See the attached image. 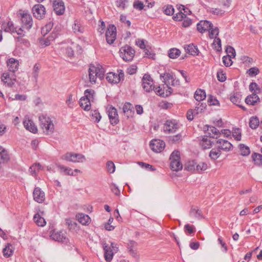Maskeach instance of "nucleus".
<instances>
[{
	"mask_svg": "<svg viewBox=\"0 0 262 262\" xmlns=\"http://www.w3.org/2000/svg\"><path fill=\"white\" fill-rule=\"evenodd\" d=\"M1 80L6 85L11 87L16 81V76L14 73L6 72L2 75Z\"/></svg>",
	"mask_w": 262,
	"mask_h": 262,
	"instance_id": "1a4fd4ad",
	"label": "nucleus"
},
{
	"mask_svg": "<svg viewBox=\"0 0 262 262\" xmlns=\"http://www.w3.org/2000/svg\"><path fill=\"white\" fill-rule=\"evenodd\" d=\"M221 149L218 147L217 148H213L211 150L209 156L213 160L217 159L221 155Z\"/></svg>",
	"mask_w": 262,
	"mask_h": 262,
	"instance_id": "a19ab883",
	"label": "nucleus"
},
{
	"mask_svg": "<svg viewBox=\"0 0 262 262\" xmlns=\"http://www.w3.org/2000/svg\"><path fill=\"white\" fill-rule=\"evenodd\" d=\"M170 167L173 171H178L183 168L182 164L180 162V152L174 150L172 152L170 157Z\"/></svg>",
	"mask_w": 262,
	"mask_h": 262,
	"instance_id": "20e7f679",
	"label": "nucleus"
},
{
	"mask_svg": "<svg viewBox=\"0 0 262 262\" xmlns=\"http://www.w3.org/2000/svg\"><path fill=\"white\" fill-rule=\"evenodd\" d=\"M179 128V125L176 120H167L163 125V130L167 134L175 133Z\"/></svg>",
	"mask_w": 262,
	"mask_h": 262,
	"instance_id": "0eeeda50",
	"label": "nucleus"
},
{
	"mask_svg": "<svg viewBox=\"0 0 262 262\" xmlns=\"http://www.w3.org/2000/svg\"><path fill=\"white\" fill-rule=\"evenodd\" d=\"M217 146L220 149L228 151L232 149V144L227 140L220 139L216 141Z\"/></svg>",
	"mask_w": 262,
	"mask_h": 262,
	"instance_id": "412c9836",
	"label": "nucleus"
},
{
	"mask_svg": "<svg viewBox=\"0 0 262 262\" xmlns=\"http://www.w3.org/2000/svg\"><path fill=\"white\" fill-rule=\"evenodd\" d=\"M200 144L204 149H207L211 147L212 142L207 137H204L203 138Z\"/></svg>",
	"mask_w": 262,
	"mask_h": 262,
	"instance_id": "ea45409f",
	"label": "nucleus"
},
{
	"mask_svg": "<svg viewBox=\"0 0 262 262\" xmlns=\"http://www.w3.org/2000/svg\"><path fill=\"white\" fill-rule=\"evenodd\" d=\"M189 215L197 219H201L203 217L202 211L198 207H191L189 212Z\"/></svg>",
	"mask_w": 262,
	"mask_h": 262,
	"instance_id": "a878e982",
	"label": "nucleus"
},
{
	"mask_svg": "<svg viewBox=\"0 0 262 262\" xmlns=\"http://www.w3.org/2000/svg\"><path fill=\"white\" fill-rule=\"evenodd\" d=\"M11 245L10 244H7L5 248L3 250V255L6 257H10L12 255L13 251L10 248Z\"/></svg>",
	"mask_w": 262,
	"mask_h": 262,
	"instance_id": "09e8293b",
	"label": "nucleus"
},
{
	"mask_svg": "<svg viewBox=\"0 0 262 262\" xmlns=\"http://www.w3.org/2000/svg\"><path fill=\"white\" fill-rule=\"evenodd\" d=\"M212 45L214 46V48L217 51H220L221 50V40L219 38L215 37Z\"/></svg>",
	"mask_w": 262,
	"mask_h": 262,
	"instance_id": "5fc2aeb1",
	"label": "nucleus"
},
{
	"mask_svg": "<svg viewBox=\"0 0 262 262\" xmlns=\"http://www.w3.org/2000/svg\"><path fill=\"white\" fill-rule=\"evenodd\" d=\"M76 217L79 222L82 225H85L90 222V217L88 215L83 213H79L76 215Z\"/></svg>",
	"mask_w": 262,
	"mask_h": 262,
	"instance_id": "473e14b6",
	"label": "nucleus"
},
{
	"mask_svg": "<svg viewBox=\"0 0 262 262\" xmlns=\"http://www.w3.org/2000/svg\"><path fill=\"white\" fill-rule=\"evenodd\" d=\"M231 58L230 55L224 56L223 57V62L226 67H229L232 64Z\"/></svg>",
	"mask_w": 262,
	"mask_h": 262,
	"instance_id": "bf43d9fd",
	"label": "nucleus"
},
{
	"mask_svg": "<svg viewBox=\"0 0 262 262\" xmlns=\"http://www.w3.org/2000/svg\"><path fill=\"white\" fill-rule=\"evenodd\" d=\"M206 97L205 91L202 89H198L194 95V98L198 101H201L205 99Z\"/></svg>",
	"mask_w": 262,
	"mask_h": 262,
	"instance_id": "2f4dec72",
	"label": "nucleus"
},
{
	"mask_svg": "<svg viewBox=\"0 0 262 262\" xmlns=\"http://www.w3.org/2000/svg\"><path fill=\"white\" fill-rule=\"evenodd\" d=\"M212 27V23L206 20H201L197 24V29L201 33L210 31Z\"/></svg>",
	"mask_w": 262,
	"mask_h": 262,
	"instance_id": "aec40b11",
	"label": "nucleus"
},
{
	"mask_svg": "<svg viewBox=\"0 0 262 262\" xmlns=\"http://www.w3.org/2000/svg\"><path fill=\"white\" fill-rule=\"evenodd\" d=\"M57 167L60 170V172L64 173V174L69 176H74L73 171L71 168L67 167L60 164L57 165Z\"/></svg>",
	"mask_w": 262,
	"mask_h": 262,
	"instance_id": "f704fd0d",
	"label": "nucleus"
},
{
	"mask_svg": "<svg viewBox=\"0 0 262 262\" xmlns=\"http://www.w3.org/2000/svg\"><path fill=\"white\" fill-rule=\"evenodd\" d=\"M241 154L242 156H246L250 154V150L248 146H246L243 144H241L239 145Z\"/></svg>",
	"mask_w": 262,
	"mask_h": 262,
	"instance_id": "37998d69",
	"label": "nucleus"
},
{
	"mask_svg": "<svg viewBox=\"0 0 262 262\" xmlns=\"http://www.w3.org/2000/svg\"><path fill=\"white\" fill-rule=\"evenodd\" d=\"M50 237L52 239L58 242L67 243L68 241L66 233L62 231L52 230L50 232Z\"/></svg>",
	"mask_w": 262,
	"mask_h": 262,
	"instance_id": "6e6552de",
	"label": "nucleus"
},
{
	"mask_svg": "<svg viewBox=\"0 0 262 262\" xmlns=\"http://www.w3.org/2000/svg\"><path fill=\"white\" fill-rule=\"evenodd\" d=\"M164 12L167 15H172L174 13V8L172 5H167L164 10Z\"/></svg>",
	"mask_w": 262,
	"mask_h": 262,
	"instance_id": "338daca9",
	"label": "nucleus"
},
{
	"mask_svg": "<svg viewBox=\"0 0 262 262\" xmlns=\"http://www.w3.org/2000/svg\"><path fill=\"white\" fill-rule=\"evenodd\" d=\"M107 110L111 124L115 125L118 124L119 120L117 109L112 106H110L107 108Z\"/></svg>",
	"mask_w": 262,
	"mask_h": 262,
	"instance_id": "9b49d317",
	"label": "nucleus"
},
{
	"mask_svg": "<svg viewBox=\"0 0 262 262\" xmlns=\"http://www.w3.org/2000/svg\"><path fill=\"white\" fill-rule=\"evenodd\" d=\"M73 32L75 33H81L83 32V28L81 26L80 24L77 20H75L74 24L72 26Z\"/></svg>",
	"mask_w": 262,
	"mask_h": 262,
	"instance_id": "58836bf2",
	"label": "nucleus"
},
{
	"mask_svg": "<svg viewBox=\"0 0 262 262\" xmlns=\"http://www.w3.org/2000/svg\"><path fill=\"white\" fill-rule=\"evenodd\" d=\"M92 116L93 119H95V121L96 122H99L101 118L100 113L96 110L92 112Z\"/></svg>",
	"mask_w": 262,
	"mask_h": 262,
	"instance_id": "69168bd1",
	"label": "nucleus"
},
{
	"mask_svg": "<svg viewBox=\"0 0 262 262\" xmlns=\"http://www.w3.org/2000/svg\"><path fill=\"white\" fill-rule=\"evenodd\" d=\"M41 165L39 163H35L33 164L29 168V171L32 176H35L37 171L41 168Z\"/></svg>",
	"mask_w": 262,
	"mask_h": 262,
	"instance_id": "c03bdc74",
	"label": "nucleus"
},
{
	"mask_svg": "<svg viewBox=\"0 0 262 262\" xmlns=\"http://www.w3.org/2000/svg\"><path fill=\"white\" fill-rule=\"evenodd\" d=\"M196 164V162L193 160L188 161L185 164V168L188 171H195Z\"/></svg>",
	"mask_w": 262,
	"mask_h": 262,
	"instance_id": "8fccbe9b",
	"label": "nucleus"
},
{
	"mask_svg": "<svg viewBox=\"0 0 262 262\" xmlns=\"http://www.w3.org/2000/svg\"><path fill=\"white\" fill-rule=\"evenodd\" d=\"M133 6L135 9L139 10H142L144 7L143 3L139 1L134 2Z\"/></svg>",
	"mask_w": 262,
	"mask_h": 262,
	"instance_id": "774afa93",
	"label": "nucleus"
},
{
	"mask_svg": "<svg viewBox=\"0 0 262 262\" xmlns=\"http://www.w3.org/2000/svg\"><path fill=\"white\" fill-rule=\"evenodd\" d=\"M7 63L9 71L12 72V73L18 70L19 66L18 60L11 58L7 61Z\"/></svg>",
	"mask_w": 262,
	"mask_h": 262,
	"instance_id": "5701e85b",
	"label": "nucleus"
},
{
	"mask_svg": "<svg viewBox=\"0 0 262 262\" xmlns=\"http://www.w3.org/2000/svg\"><path fill=\"white\" fill-rule=\"evenodd\" d=\"M135 51L131 47L126 45L120 49V56L126 61L132 60L135 56Z\"/></svg>",
	"mask_w": 262,
	"mask_h": 262,
	"instance_id": "39448f33",
	"label": "nucleus"
},
{
	"mask_svg": "<svg viewBox=\"0 0 262 262\" xmlns=\"http://www.w3.org/2000/svg\"><path fill=\"white\" fill-rule=\"evenodd\" d=\"M208 168V165L207 163L205 162H200L199 164H196L195 171L197 172L201 173Z\"/></svg>",
	"mask_w": 262,
	"mask_h": 262,
	"instance_id": "a18cd8bd",
	"label": "nucleus"
},
{
	"mask_svg": "<svg viewBox=\"0 0 262 262\" xmlns=\"http://www.w3.org/2000/svg\"><path fill=\"white\" fill-rule=\"evenodd\" d=\"M124 76V74L123 70H118V73L117 74L114 72L107 73L106 79L110 83L116 84L121 80H123Z\"/></svg>",
	"mask_w": 262,
	"mask_h": 262,
	"instance_id": "423d86ee",
	"label": "nucleus"
},
{
	"mask_svg": "<svg viewBox=\"0 0 262 262\" xmlns=\"http://www.w3.org/2000/svg\"><path fill=\"white\" fill-rule=\"evenodd\" d=\"M134 107L130 103H125L123 106V111L125 115L128 118L129 116H132L133 113Z\"/></svg>",
	"mask_w": 262,
	"mask_h": 262,
	"instance_id": "c85d7f7f",
	"label": "nucleus"
},
{
	"mask_svg": "<svg viewBox=\"0 0 262 262\" xmlns=\"http://www.w3.org/2000/svg\"><path fill=\"white\" fill-rule=\"evenodd\" d=\"M24 125L25 127L28 130L33 133H35L37 132V128L33 122L32 120L29 118H26L24 121Z\"/></svg>",
	"mask_w": 262,
	"mask_h": 262,
	"instance_id": "393cba45",
	"label": "nucleus"
},
{
	"mask_svg": "<svg viewBox=\"0 0 262 262\" xmlns=\"http://www.w3.org/2000/svg\"><path fill=\"white\" fill-rule=\"evenodd\" d=\"M154 82L150 76L145 74L142 78V87L147 92H149L154 90Z\"/></svg>",
	"mask_w": 262,
	"mask_h": 262,
	"instance_id": "f8f14e48",
	"label": "nucleus"
},
{
	"mask_svg": "<svg viewBox=\"0 0 262 262\" xmlns=\"http://www.w3.org/2000/svg\"><path fill=\"white\" fill-rule=\"evenodd\" d=\"M181 51L176 49V48H173L171 49L169 51V57L170 58L174 59L177 58L180 55Z\"/></svg>",
	"mask_w": 262,
	"mask_h": 262,
	"instance_id": "de8ad7c7",
	"label": "nucleus"
},
{
	"mask_svg": "<svg viewBox=\"0 0 262 262\" xmlns=\"http://www.w3.org/2000/svg\"><path fill=\"white\" fill-rule=\"evenodd\" d=\"M39 125L43 132L46 135L52 134L55 128L53 120L47 115H41L39 116Z\"/></svg>",
	"mask_w": 262,
	"mask_h": 262,
	"instance_id": "f257e3e1",
	"label": "nucleus"
},
{
	"mask_svg": "<svg viewBox=\"0 0 262 262\" xmlns=\"http://www.w3.org/2000/svg\"><path fill=\"white\" fill-rule=\"evenodd\" d=\"M40 67L38 64H35L33 69L32 75L33 77L36 80L38 76L39 71L40 70Z\"/></svg>",
	"mask_w": 262,
	"mask_h": 262,
	"instance_id": "680f3d73",
	"label": "nucleus"
},
{
	"mask_svg": "<svg viewBox=\"0 0 262 262\" xmlns=\"http://www.w3.org/2000/svg\"><path fill=\"white\" fill-rule=\"evenodd\" d=\"M74 101H75V99L73 97V95L70 94L67 97L66 103L69 107L73 108Z\"/></svg>",
	"mask_w": 262,
	"mask_h": 262,
	"instance_id": "864d4df0",
	"label": "nucleus"
},
{
	"mask_svg": "<svg viewBox=\"0 0 262 262\" xmlns=\"http://www.w3.org/2000/svg\"><path fill=\"white\" fill-rule=\"evenodd\" d=\"M73 47H68L66 49V53L69 57H73L74 54L73 48L78 47L77 45H72Z\"/></svg>",
	"mask_w": 262,
	"mask_h": 262,
	"instance_id": "052dcab7",
	"label": "nucleus"
},
{
	"mask_svg": "<svg viewBox=\"0 0 262 262\" xmlns=\"http://www.w3.org/2000/svg\"><path fill=\"white\" fill-rule=\"evenodd\" d=\"M209 31V35L210 38H215V37H217V36L219 34V29L217 27H211V29H210V31Z\"/></svg>",
	"mask_w": 262,
	"mask_h": 262,
	"instance_id": "3c124183",
	"label": "nucleus"
},
{
	"mask_svg": "<svg viewBox=\"0 0 262 262\" xmlns=\"http://www.w3.org/2000/svg\"><path fill=\"white\" fill-rule=\"evenodd\" d=\"M210 105H219V101L213 96L210 95L208 100Z\"/></svg>",
	"mask_w": 262,
	"mask_h": 262,
	"instance_id": "e2e57ef3",
	"label": "nucleus"
},
{
	"mask_svg": "<svg viewBox=\"0 0 262 262\" xmlns=\"http://www.w3.org/2000/svg\"><path fill=\"white\" fill-rule=\"evenodd\" d=\"M252 157L254 163L258 166H262V155L259 154L254 153Z\"/></svg>",
	"mask_w": 262,
	"mask_h": 262,
	"instance_id": "79ce46f5",
	"label": "nucleus"
},
{
	"mask_svg": "<svg viewBox=\"0 0 262 262\" xmlns=\"http://www.w3.org/2000/svg\"><path fill=\"white\" fill-rule=\"evenodd\" d=\"M207 131L209 137L211 138H215V136L220 134L219 130L213 126H207Z\"/></svg>",
	"mask_w": 262,
	"mask_h": 262,
	"instance_id": "e433bc0d",
	"label": "nucleus"
},
{
	"mask_svg": "<svg viewBox=\"0 0 262 262\" xmlns=\"http://www.w3.org/2000/svg\"><path fill=\"white\" fill-rule=\"evenodd\" d=\"M34 200L38 203H42L45 200V194L39 187L35 188L33 193Z\"/></svg>",
	"mask_w": 262,
	"mask_h": 262,
	"instance_id": "4be33fe9",
	"label": "nucleus"
},
{
	"mask_svg": "<svg viewBox=\"0 0 262 262\" xmlns=\"http://www.w3.org/2000/svg\"><path fill=\"white\" fill-rule=\"evenodd\" d=\"M90 82L94 84L96 82L97 78L102 79L104 77V71L102 66L97 64L96 66L90 64L89 70Z\"/></svg>",
	"mask_w": 262,
	"mask_h": 262,
	"instance_id": "f03ea898",
	"label": "nucleus"
},
{
	"mask_svg": "<svg viewBox=\"0 0 262 262\" xmlns=\"http://www.w3.org/2000/svg\"><path fill=\"white\" fill-rule=\"evenodd\" d=\"M103 248L104 251V257L105 259L107 262H110L113 257L114 253H116L118 251V247L117 244L114 243H111V245L104 244Z\"/></svg>",
	"mask_w": 262,
	"mask_h": 262,
	"instance_id": "7ed1b4c3",
	"label": "nucleus"
},
{
	"mask_svg": "<svg viewBox=\"0 0 262 262\" xmlns=\"http://www.w3.org/2000/svg\"><path fill=\"white\" fill-rule=\"evenodd\" d=\"M230 99L233 103L236 105H239V103L241 102V96L237 94H234L230 97Z\"/></svg>",
	"mask_w": 262,
	"mask_h": 262,
	"instance_id": "603ef678",
	"label": "nucleus"
},
{
	"mask_svg": "<svg viewBox=\"0 0 262 262\" xmlns=\"http://www.w3.org/2000/svg\"><path fill=\"white\" fill-rule=\"evenodd\" d=\"M259 102V98L255 92L248 96L245 99V102L248 105H255Z\"/></svg>",
	"mask_w": 262,
	"mask_h": 262,
	"instance_id": "b1692460",
	"label": "nucleus"
},
{
	"mask_svg": "<svg viewBox=\"0 0 262 262\" xmlns=\"http://www.w3.org/2000/svg\"><path fill=\"white\" fill-rule=\"evenodd\" d=\"M9 159V156L7 151L2 146H0V164L7 161Z\"/></svg>",
	"mask_w": 262,
	"mask_h": 262,
	"instance_id": "4c0bfd02",
	"label": "nucleus"
},
{
	"mask_svg": "<svg viewBox=\"0 0 262 262\" xmlns=\"http://www.w3.org/2000/svg\"><path fill=\"white\" fill-rule=\"evenodd\" d=\"M32 12L35 17L37 19H42L46 14L45 8L40 4L35 5L32 8Z\"/></svg>",
	"mask_w": 262,
	"mask_h": 262,
	"instance_id": "f3484780",
	"label": "nucleus"
},
{
	"mask_svg": "<svg viewBox=\"0 0 262 262\" xmlns=\"http://www.w3.org/2000/svg\"><path fill=\"white\" fill-rule=\"evenodd\" d=\"M53 7L55 13L58 15L63 14L65 11V6L62 0H54L53 1Z\"/></svg>",
	"mask_w": 262,
	"mask_h": 262,
	"instance_id": "a211bd4d",
	"label": "nucleus"
},
{
	"mask_svg": "<svg viewBox=\"0 0 262 262\" xmlns=\"http://www.w3.org/2000/svg\"><path fill=\"white\" fill-rule=\"evenodd\" d=\"M73 157L74 158L72 160V162H83L85 160V156L80 154L73 153Z\"/></svg>",
	"mask_w": 262,
	"mask_h": 262,
	"instance_id": "49530a36",
	"label": "nucleus"
},
{
	"mask_svg": "<svg viewBox=\"0 0 262 262\" xmlns=\"http://www.w3.org/2000/svg\"><path fill=\"white\" fill-rule=\"evenodd\" d=\"M185 51L193 56L197 55L199 54V51L196 46L193 44L187 45L184 46Z\"/></svg>",
	"mask_w": 262,
	"mask_h": 262,
	"instance_id": "bb28decb",
	"label": "nucleus"
},
{
	"mask_svg": "<svg viewBox=\"0 0 262 262\" xmlns=\"http://www.w3.org/2000/svg\"><path fill=\"white\" fill-rule=\"evenodd\" d=\"M116 27L114 25H109L105 33L106 40L108 43H113L116 38Z\"/></svg>",
	"mask_w": 262,
	"mask_h": 262,
	"instance_id": "9d476101",
	"label": "nucleus"
},
{
	"mask_svg": "<svg viewBox=\"0 0 262 262\" xmlns=\"http://www.w3.org/2000/svg\"><path fill=\"white\" fill-rule=\"evenodd\" d=\"M53 25L51 23H49L48 24L46 25L45 26H44L41 29V33L45 35L46 34H47L48 32H49L51 28H52Z\"/></svg>",
	"mask_w": 262,
	"mask_h": 262,
	"instance_id": "0e129e2a",
	"label": "nucleus"
},
{
	"mask_svg": "<svg viewBox=\"0 0 262 262\" xmlns=\"http://www.w3.org/2000/svg\"><path fill=\"white\" fill-rule=\"evenodd\" d=\"M160 76L161 77H164V81L166 86H169L170 85L172 86H176L180 84L179 80L174 78L173 75L170 73H165L164 74L163 76L161 75Z\"/></svg>",
	"mask_w": 262,
	"mask_h": 262,
	"instance_id": "ddd939ff",
	"label": "nucleus"
},
{
	"mask_svg": "<svg viewBox=\"0 0 262 262\" xmlns=\"http://www.w3.org/2000/svg\"><path fill=\"white\" fill-rule=\"evenodd\" d=\"M155 93L163 97L169 96L172 92V89L169 86L166 85H163L162 86H158L155 90Z\"/></svg>",
	"mask_w": 262,
	"mask_h": 262,
	"instance_id": "dca6fc26",
	"label": "nucleus"
},
{
	"mask_svg": "<svg viewBox=\"0 0 262 262\" xmlns=\"http://www.w3.org/2000/svg\"><path fill=\"white\" fill-rule=\"evenodd\" d=\"M34 222L38 226L43 227L46 224V222L43 217L39 213H36L33 217Z\"/></svg>",
	"mask_w": 262,
	"mask_h": 262,
	"instance_id": "7c9ffc66",
	"label": "nucleus"
},
{
	"mask_svg": "<svg viewBox=\"0 0 262 262\" xmlns=\"http://www.w3.org/2000/svg\"><path fill=\"white\" fill-rule=\"evenodd\" d=\"M106 168L108 172L113 173L115 172L116 167L114 163L112 161H110L106 163Z\"/></svg>",
	"mask_w": 262,
	"mask_h": 262,
	"instance_id": "13d9d810",
	"label": "nucleus"
},
{
	"mask_svg": "<svg viewBox=\"0 0 262 262\" xmlns=\"http://www.w3.org/2000/svg\"><path fill=\"white\" fill-rule=\"evenodd\" d=\"M260 123L259 119L256 116L251 117L249 121V126L251 128L254 129L258 127Z\"/></svg>",
	"mask_w": 262,
	"mask_h": 262,
	"instance_id": "72a5a7b5",
	"label": "nucleus"
},
{
	"mask_svg": "<svg viewBox=\"0 0 262 262\" xmlns=\"http://www.w3.org/2000/svg\"><path fill=\"white\" fill-rule=\"evenodd\" d=\"M21 20L22 27L29 30L32 26L33 21L31 16L28 13H23L21 15Z\"/></svg>",
	"mask_w": 262,
	"mask_h": 262,
	"instance_id": "6ab92c4d",
	"label": "nucleus"
},
{
	"mask_svg": "<svg viewBox=\"0 0 262 262\" xmlns=\"http://www.w3.org/2000/svg\"><path fill=\"white\" fill-rule=\"evenodd\" d=\"M86 99L82 97L79 100V105L84 111H89L91 109V102Z\"/></svg>",
	"mask_w": 262,
	"mask_h": 262,
	"instance_id": "c756f323",
	"label": "nucleus"
},
{
	"mask_svg": "<svg viewBox=\"0 0 262 262\" xmlns=\"http://www.w3.org/2000/svg\"><path fill=\"white\" fill-rule=\"evenodd\" d=\"M206 105L205 103L200 102V101L197 104V106L194 109V112H196V114H198L202 113L206 108Z\"/></svg>",
	"mask_w": 262,
	"mask_h": 262,
	"instance_id": "6e6d98bb",
	"label": "nucleus"
},
{
	"mask_svg": "<svg viewBox=\"0 0 262 262\" xmlns=\"http://www.w3.org/2000/svg\"><path fill=\"white\" fill-rule=\"evenodd\" d=\"M95 92L93 90L86 89L84 91V96L83 97L86 98L90 102H93L94 100Z\"/></svg>",
	"mask_w": 262,
	"mask_h": 262,
	"instance_id": "c9c22d12",
	"label": "nucleus"
},
{
	"mask_svg": "<svg viewBox=\"0 0 262 262\" xmlns=\"http://www.w3.org/2000/svg\"><path fill=\"white\" fill-rule=\"evenodd\" d=\"M232 136L237 141L241 140V132L239 128H235L232 131Z\"/></svg>",
	"mask_w": 262,
	"mask_h": 262,
	"instance_id": "4d7b16f0",
	"label": "nucleus"
},
{
	"mask_svg": "<svg viewBox=\"0 0 262 262\" xmlns=\"http://www.w3.org/2000/svg\"><path fill=\"white\" fill-rule=\"evenodd\" d=\"M2 29L5 32L14 33L15 31V28L14 26L13 23L12 21H8L7 23H3L2 26Z\"/></svg>",
	"mask_w": 262,
	"mask_h": 262,
	"instance_id": "cd10ccee",
	"label": "nucleus"
},
{
	"mask_svg": "<svg viewBox=\"0 0 262 262\" xmlns=\"http://www.w3.org/2000/svg\"><path fill=\"white\" fill-rule=\"evenodd\" d=\"M138 244L134 241H129L127 244V250L129 254L136 259H139L140 255L138 253Z\"/></svg>",
	"mask_w": 262,
	"mask_h": 262,
	"instance_id": "4468645a",
	"label": "nucleus"
},
{
	"mask_svg": "<svg viewBox=\"0 0 262 262\" xmlns=\"http://www.w3.org/2000/svg\"><path fill=\"white\" fill-rule=\"evenodd\" d=\"M165 146L164 142L159 139L152 140L150 143L151 149L156 152H161L164 149Z\"/></svg>",
	"mask_w": 262,
	"mask_h": 262,
	"instance_id": "2eb2a0df",
	"label": "nucleus"
}]
</instances>
